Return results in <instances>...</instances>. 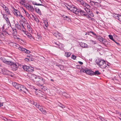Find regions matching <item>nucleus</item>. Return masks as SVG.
<instances>
[{"label":"nucleus","mask_w":121,"mask_h":121,"mask_svg":"<svg viewBox=\"0 0 121 121\" xmlns=\"http://www.w3.org/2000/svg\"><path fill=\"white\" fill-rule=\"evenodd\" d=\"M13 86L16 89H18L20 91H23L26 93V91H27V90L24 86L18 84L17 83L13 82L12 83Z\"/></svg>","instance_id":"f257e3e1"},{"label":"nucleus","mask_w":121,"mask_h":121,"mask_svg":"<svg viewBox=\"0 0 121 121\" xmlns=\"http://www.w3.org/2000/svg\"><path fill=\"white\" fill-rule=\"evenodd\" d=\"M35 83L39 86H42L45 83V80L41 77L38 76L35 80Z\"/></svg>","instance_id":"f03ea898"},{"label":"nucleus","mask_w":121,"mask_h":121,"mask_svg":"<svg viewBox=\"0 0 121 121\" xmlns=\"http://www.w3.org/2000/svg\"><path fill=\"white\" fill-rule=\"evenodd\" d=\"M96 62L97 65H98L100 67L103 69L105 68L107 65V64H106V62L104 60L102 59L96 60Z\"/></svg>","instance_id":"7ed1b4c3"},{"label":"nucleus","mask_w":121,"mask_h":121,"mask_svg":"<svg viewBox=\"0 0 121 121\" xmlns=\"http://www.w3.org/2000/svg\"><path fill=\"white\" fill-rule=\"evenodd\" d=\"M8 65H10L11 66L12 69L13 71H16L17 70L18 67V64L17 63H13L11 61H10Z\"/></svg>","instance_id":"20e7f679"},{"label":"nucleus","mask_w":121,"mask_h":121,"mask_svg":"<svg viewBox=\"0 0 121 121\" xmlns=\"http://www.w3.org/2000/svg\"><path fill=\"white\" fill-rule=\"evenodd\" d=\"M22 68L25 71L27 72H32L34 71V68L30 66L24 65L23 66Z\"/></svg>","instance_id":"39448f33"},{"label":"nucleus","mask_w":121,"mask_h":121,"mask_svg":"<svg viewBox=\"0 0 121 121\" xmlns=\"http://www.w3.org/2000/svg\"><path fill=\"white\" fill-rule=\"evenodd\" d=\"M24 5L25 6L29 11L31 12H33L34 11V9L32 6L27 4Z\"/></svg>","instance_id":"423d86ee"},{"label":"nucleus","mask_w":121,"mask_h":121,"mask_svg":"<svg viewBox=\"0 0 121 121\" xmlns=\"http://www.w3.org/2000/svg\"><path fill=\"white\" fill-rule=\"evenodd\" d=\"M28 75L30 79L35 82V80L36 79L37 76L34 74H33L31 73H29Z\"/></svg>","instance_id":"0eeeda50"},{"label":"nucleus","mask_w":121,"mask_h":121,"mask_svg":"<svg viewBox=\"0 0 121 121\" xmlns=\"http://www.w3.org/2000/svg\"><path fill=\"white\" fill-rule=\"evenodd\" d=\"M67 7L69 10H70L71 12L74 13L77 9V8L74 6H70L69 5H68V6Z\"/></svg>","instance_id":"6e6552de"},{"label":"nucleus","mask_w":121,"mask_h":121,"mask_svg":"<svg viewBox=\"0 0 121 121\" xmlns=\"http://www.w3.org/2000/svg\"><path fill=\"white\" fill-rule=\"evenodd\" d=\"M6 25L5 24L2 27L3 29L2 30V32L1 34L3 36H5V35L7 36L8 35H9V34L8 33L7 30H5V28Z\"/></svg>","instance_id":"1a4fd4ad"},{"label":"nucleus","mask_w":121,"mask_h":121,"mask_svg":"<svg viewBox=\"0 0 121 121\" xmlns=\"http://www.w3.org/2000/svg\"><path fill=\"white\" fill-rule=\"evenodd\" d=\"M80 1L79 3H80L81 5L83 6L84 9V8H88L89 7H90V6L89 5L85 3L82 0H80Z\"/></svg>","instance_id":"9d476101"},{"label":"nucleus","mask_w":121,"mask_h":121,"mask_svg":"<svg viewBox=\"0 0 121 121\" xmlns=\"http://www.w3.org/2000/svg\"><path fill=\"white\" fill-rule=\"evenodd\" d=\"M1 6L4 9L5 11V12L7 14H10V11L8 9L7 7L3 4L1 5Z\"/></svg>","instance_id":"9b49d317"},{"label":"nucleus","mask_w":121,"mask_h":121,"mask_svg":"<svg viewBox=\"0 0 121 121\" xmlns=\"http://www.w3.org/2000/svg\"><path fill=\"white\" fill-rule=\"evenodd\" d=\"M23 33L25 34L26 35L27 37L30 39L32 40L33 39L32 35L28 33V32H26V31H25L24 30H23Z\"/></svg>","instance_id":"f8f14e48"},{"label":"nucleus","mask_w":121,"mask_h":121,"mask_svg":"<svg viewBox=\"0 0 121 121\" xmlns=\"http://www.w3.org/2000/svg\"><path fill=\"white\" fill-rule=\"evenodd\" d=\"M90 7H89L88 8H84V9L92 17H93L94 15L92 12L91 11L90 9Z\"/></svg>","instance_id":"ddd939ff"},{"label":"nucleus","mask_w":121,"mask_h":121,"mask_svg":"<svg viewBox=\"0 0 121 121\" xmlns=\"http://www.w3.org/2000/svg\"><path fill=\"white\" fill-rule=\"evenodd\" d=\"M38 108L41 112L43 113L46 115L47 114V112L45 110L43 109L42 107L40 105H38L37 106Z\"/></svg>","instance_id":"4468645a"},{"label":"nucleus","mask_w":121,"mask_h":121,"mask_svg":"<svg viewBox=\"0 0 121 121\" xmlns=\"http://www.w3.org/2000/svg\"><path fill=\"white\" fill-rule=\"evenodd\" d=\"M53 35L57 38H59L61 36V34L58 31H56L53 34Z\"/></svg>","instance_id":"2eb2a0df"},{"label":"nucleus","mask_w":121,"mask_h":121,"mask_svg":"<svg viewBox=\"0 0 121 121\" xmlns=\"http://www.w3.org/2000/svg\"><path fill=\"white\" fill-rule=\"evenodd\" d=\"M36 1L38 2L37 3V2H36L33 1L32 2V4L34 5H43L41 4L40 3H41V0H38V1L37 0Z\"/></svg>","instance_id":"dca6fc26"},{"label":"nucleus","mask_w":121,"mask_h":121,"mask_svg":"<svg viewBox=\"0 0 121 121\" xmlns=\"http://www.w3.org/2000/svg\"><path fill=\"white\" fill-rule=\"evenodd\" d=\"M26 26L27 29L29 31L30 33H32V29L31 26H30L29 24L28 23H26Z\"/></svg>","instance_id":"f3484780"},{"label":"nucleus","mask_w":121,"mask_h":121,"mask_svg":"<svg viewBox=\"0 0 121 121\" xmlns=\"http://www.w3.org/2000/svg\"><path fill=\"white\" fill-rule=\"evenodd\" d=\"M85 73L90 75H93V74H94L93 71L88 70L87 69H86Z\"/></svg>","instance_id":"a211bd4d"},{"label":"nucleus","mask_w":121,"mask_h":121,"mask_svg":"<svg viewBox=\"0 0 121 121\" xmlns=\"http://www.w3.org/2000/svg\"><path fill=\"white\" fill-rule=\"evenodd\" d=\"M13 12L14 15L17 17H18V15L20 13L18 10L16 9H14Z\"/></svg>","instance_id":"6ab92c4d"},{"label":"nucleus","mask_w":121,"mask_h":121,"mask_svg":"<svg viewBox=\"0 0 121 121\" xmlns=\"http://www.w3.org/2000/svg\"><path fill=\"white\" fill-rule=\"evenodd\" d=\"M11 46L17 49H18L20 46L18 44L15 43H12Z\"/></svg>","instance_id":"aec40b11"},{"label":"nucleus","mask_w":121,"mask_h":121,"mask_svg":"<svg viewBox=\"0 0 121 121\" xmlns=\"http://www.w3.org/2000/svg\"><path fill=\"white\" fill-rule=\"evenodd\" d=\"M96 36L98 39L101 42H102L105 40L103 37L100 35H97Z\"/></svg>","instance_id":"412c9836"},{"label":"nucleus","mask_w":121,"mask_h":121,"mask_svg":"<svg viewBox=\"0 0 121 121\" xmlns=\"http://www.w3.org/2000/svg\"><path fill=\"white\" fill-rule=\"evenodd\" d=\"M1 59L2 61L4 63L6 64L9 65V62H10V61H8V60H7L4 58L1 57Z\"/></svg>","instance_id":"4be33fe9"},{"label":"nucleus","mask_w":121,"mask_h":121,"mask_svg":"<svg viewBox=\"0 0 121 121\" xmlns=\"http://www.w3.org/2000/svg\"><path fill=\"white\" fill-rule=\"evenodd\" d=\"M35 39L36 40L39 41L41 40V38L40 35L37 34L35 36Z\"/></svg>","instance_id":"5701e85b"},{"label":"nucleus","mask_w":121,"mask_h":121,"mask_svg":"<svg viewBox=\"0 0 121 121\" xmlns=\"http://www.w3.org/2000/svg\"><path fill=\"white\" fill-rule=\"evenodd\" d=\"M5 20H6V22L8 25V27L11 26V24L8 17L6 18Z\"/></svg>","instance_id":"b1692460"},{"label":"nucleus","mask_w":121,"mask_h":121,"mask_svg":"<svg viewBox=\"0 0 121 121\" xmlns=\"http://www.w3.org/2000/svg\"><path fill=\"white\" fill-rule=\"evenodd\" d=\"M81 9H77L75 13V14L76 15H79L80 14Z\"/></svg>","instance_id":"393cba45"},{"label":"nucleus","mask_w":121,"mask_h":121,"mask_svg":"<svg viewBox=\"0 0 121 121\" xmlns=\"http://www.w3.org/2000/svg\"><path fill=\"white\" fill-rule=\"evenodd\" d=\"M80 45L81 47L83 48H86L87 47V44L84 43H81L80 44Z\"/></svg>","instance_id":"a878e982"},{"label":"nucleus","mask_w":121,"mask_h":121,"mask_svg":"<svg viewBox=\"0 0 121 121\" xmlns=\"http://www.w3.org/2000/svg\"><path fill=\"white\" fill-rule=\"evenodd\" d=\"M87 13H86L84 11L82 10H81L80 14L82 16H86V15Z\"/></svg>","instance_id":"bb28decb"},{"label":"nucleus","mask_w":121,"mask_h":121,"mask_svg":"<svg viewBox=\"0 0 121 121\" xmlns=\"http://www.w3.org/2000/svg\"><path fill=\"white\" fill-rule=\"evenodd\" d=\"M22 9L23 10V11H24L26 16L28 17H29L30 16V15L23 8H22Z\"/></svg>","instance_id":"cd10ccee"},{"label":"nucleus","mask_w":121,"mask_h":121,"mask_svg":"<svg viewBox=\"0 0 121 121\" xmlns=\"http://www.w3.org/2000/svg\"><path fill=\"white\" fill-rule=\"evenodd\" d=\"M93 0L94 3H100L101 2V0Z\"/></svg>","instance_id":"c85d7f7f"},{"label":"nucleus","mask_w":121,"mask_h":121,"mask_svg":"<svg viewBox=\"0 0 121 121\" xmlns=\"http://www.w3.org/2000/svg\"><path fill=\"white\" fill-rule=\"evenodd\" d=\"M32 16L33 17L35 21L37 22H39V20L37 17H34V16L32 15Z\"/></svg>","instance_id":"c756f323"},{"label":"nucleus","mask_w":121,"mask_h":121,"mask_svg":"<svg viewBox=\"0 0 121 121\" xmlns=\"http://www.w3.org/2000/svg\"><path fill=\"white\" fill-rule=\"evenodd\" d=\"M15 26L18 29H20V26L18 22L15 24Z\"/></svg>","instance_id":"7c9ffc66"},{"label":"nucleus","mask_w":121,"mask_h":121,"mask_svg":"<svg viewBox=\"0 0 121 121\" xmlns=\"http://www.w3.org/2000/svg\"><path fill=\"white\" fill-rule=\"evenodd\" d=\"M71 54V53L70 52H65V56L67 57H69L70 56Z\"/></svg>","instance_id":"2f4dec72"},{"label":"nucleus","mask_w":121,"mask_h":121,"mask_svg":"<svg viewBox=\"0 0 121 121\" xmlns=\"http://www.w3.org/2000/svg\"><path fill=\"white\" fill-rule=\"evenodd\" d=\"M35 11L37 13L39 14H41V12L39 9L37 8H35Z\"/></svg>","instance_id":"473e14b6"},{"label":"nucleus","mask_w":121,"mask_h":121,"mask_svg":"<svg viewBox=\"0 0 121 121\" xmlns=\"http://www.w3.org/2000/svg\"><path fill=\"white\" fill-rule=\"evenodd\" d=\"M20 51L23 52L25 50V48H23L22 47H21L20 46L18 49Z\"/></svg>","instance_id":"72a5a7b5"},{"label":"nucleus","mask_w":121,"mask_h":121,"mask_svg":"<svg viewBox=\"0 0 121 121\" xmlns=\"http://www.w3.org/2000/svg\"><path fill=\"white\" fill-rule=\"evenodd\" d=\"M20 51L23 52L25 50V48H23L22 47H21L20 46L18 49Z\"/></svg>","instance_id":"f704fd0d"},{"label":"nucleus","mask_w":121,"mask_h":121,"mask_svg":"<svg viewBox=\"0 0 121 121\" xmlns=\"http://www.w3.org/2000/svg\"><path fill=\"white\" fill-rule=\"evenodd\" d=\"M41 86V88L43 91H46L47 90V88L46 86H42H42Z\"/></svg>","instance_id":"c9c22d12"},{"label":"nucleus","mask_w":121,"mask_h":121,"mask_svg":"<svg viewBox=\"0 0 121 121\" xmlns=\"http://www.w3.org/2000/svg\"><path fill=\"white\" fill-rule=\"evenodd\" d=\"M23 22L24 23V26H26V23H26L27 21L25 19H23L22 21L20 20L19 21V22L20 23H21V22Z\"/></svg>","instance_id":"e433bc0d"},{"label":"nucleus","mask_w":121,"mask_h":121,"mask_svg":"<svg viewBox=\"0 0 121 121\" xmlns=\"http://www.w3.org/2000/svg\"><path fill=\"white\" fill-rule=\"evenodd\" d=\"M23 52L26 54H29L30 53V51L25 48Z\"/></svg>","instance_id":"4c0bfd02"},{"label":"nucleus","mask_w":121,"mask_h":121,"mask_svg":"<svg viewBox=\"0 0 121 121\" xmlns=\"http://www.w3.org/2000/svg\"><path fill=\"white\" fill-rule=\"evenodd\" d=\"M94 74L93 75H99L100 74V73L98 71H95V72H94Z\"/></svg>","instance_id":"58836bf2"},{"label":"nucleus","mask_w":121,"mask_h":121,"mask_svg":"<svg viewBox=\"0 0 121 121\" xmlns=\"http://www.w3.org/2000/svg\"><path fill=\"white\" fill-rule=\"evenodd\" d=\"M86 71V69L85 70L83 69H81L80 71V73H85Z\"/></svg>","instance_id":"ea45409f"},{"label":"nucleus","mask_w":121,"mask_h":121,"mask_svg":"<svg viewBox=\"0 0 121 121\" xmlns=\"http://www.w3.org/2000/svg\"><path fill=\"white\" fill-rule=\"evenodd\" d=\"M21 25H22V30H21V31L23 33V30H24L25 31H26L25 27H24V25L23 24H21Z\"/></svg>","instance_id":"a19ab883"},{"label":"nucleus","mask_w":121,"mask_h":121,"mask_svg":"<svg viewBox=\"0 0 121 121\" xmlns=\"http://www.w3.org/2000/svg\"><path fill=\"white\" fill-rule=\"evenodd\" d=\"M44 23L45 26L46 27H48V22L46 21H44Z\"/></svg>","instance_id":"79ce46f5"},{"label":"nucleus","mask_w":121,"mask_h":121,"mask_svg":"<svg viewBox=\"0 0 121 121\" xmlns=\"http://www.w3.org/2000/svg\"><path fill=\"white\" fill-rule=\"evenodd\" d=\"M108 36L110 39L113 41H115V40H114L113 37L112 35H108Z\"/></svg>","instance_id":"37998d69"},{"label":"nucleus","mask_w":121,"mask_h":121,"mask_svg":"<svg viewBox=\"0 0 121 121\" xmlns=\"http://www.w3.org/2000/svg\"><path fill=\"white\" fill-rule=\"evenodd\" d=\"M89 3L90 5L92 6H94V2L93 0L91 1L90 2H89Z\"/></svg>","instance_id":"c03bdc74"},{"label":"nucleus","mask_w":121,"mask_h":121,"mask_svg":"<svg viewBox=\"0 0 121 121\" xmlns=\"http://www.w3.org/2000/svg\"><path fill=\"white\" fill-rule=\"evenodd\" d=\"M2 15L3 18L5 19L8 17L7 15L6 14H3Z\"/></svg>","instance_id":"a18cd8bd"},{"label":"nucleus","mask_w":121,"mask_h":121,"mask_svg":"<svg viewBox=\"0 0 121 121\" xmlns=\"http://www.w3.org/2000/svg\"><path fill=\"white\" fill-rule=\"evenodd\" d=\"M100 3H94V6L95 7H98Z\"/></svg>","instance_id":"49530a36"},{"label":"nucleus","mask_w":121,"mask_h":121,"mask_svg":"<svg viewBox=\"0 0 121 121\" xmlns=\"http://www.w3.org/2000/svg\"><path fill=\"white\" fill-rule=\"evenodd\" d=\"M120 16V15H118L117 14H115L114 16L116 18L119 20V16Z\"/></svg>","instance_id":"de8ad7c7"},{"label":"nucleus","mask_w":121,"mask_h":121,"mask_svg":"<svg viewBox=\"0 0 121 121\" xmlns=\"http://www.w3.org/2000/svg\"><path fill=\"white\" fill-rule=\"evenodd\" d=\"M71 58L73 60H75L76 58V56L74 55H72L71 56Z\"/></svg>","instance_id":"09e8293b"},{"label":"nucleus","mask_w":121,"mask_h":121,"mask_svg":"<svg viewBox=\"0 0 121 121\" xmlns=\"http://www.w3.org/2000/svg\"><path fill=\"white\" fill-rule=\"evenodd\" d=\"M85 17H86L87 18H88L89 19H91V17L90 16L88 15L87 14H86V16H85Z\"/></svg>","instance_id":"8fccbe9b"},{"label":"nucleus","mask_w":121,"mask_h":121,"mask_svg":"<svg viewBox=\"0 0 121 121\" xmlns=\"http://www.w3.org/2000/svg\"><path fill=\"white\" fill-rule=\"evenodd\" d=\"M33 104L36 107L38 108L37 107V106H38V105H37V103L36 102H33Z\"/></svg>","instance_id":"3c124183"},{"label":"nucleus","mask_w":121,"mask_h":121,"mask_svg":"<svg viewBox=\"0 0 121 121\" xmlns=\"http://www.w3.org/2000/svg\"><path fill=\"white\" fill-rule=\"evenodd\" d=\"M63 17H64V18H65V19H66V20L68 21L69 19V17L67 16H65V17H64L63 16Z\"/></svg>","instance_id":"603ef678"},{"label":"nucleus","mask_w":121,"mask_h":121,"mask_svg":"<svg viewBox=\"0 0 121 121\" xmlns=\"http://www.w3.org/2000/svg\"><path fill=\"white\" fill-rule=\"evenodd\" d=\"M56 44L58 46V47L60 48L61 49V47H60V46L61 45V44H60V43L57 44V43L56 42Z\"/></svg>","instance_id":"864d4df0"},{"label":"nucleus","mask_w":121,"mask_h":121,"mask_svg":"<svg viewBox=\"0 0 121 121\" xmlns=\"http://www.w3.org/2000/svg\"><path fill=\"white\" fill-rule=\"evenodd\" d=\"M18 17H20V18L21 19L24 16H23V15H22L21 14V13H20L18 16Z\"/></svg>","instance_id":"5fc2aeb1"},{"label":"nucleus","mask_w":121,"mask_h":121,"mask_svg":"<svg viewBox=\"0 0 121 121\" xmlns=\"http://www.w3.org/2000/svg\"><path fill=\"white\" fill-rule=\"evenodd\" d=\"M59 106L62 108H64L65 107L63 105L60 104V105H59Z\"/></svg>","instance_id":"6e6d98bb"},{"label":"nucleus","mask_w":121,"mask_h":121,"mask_svg":"<svg viewBox=\"0 0 121 121\" xmlns=\"http://www.w3.org/2000/svg\"><path fill=\"white\" fill-rule=\"evenodd\" d=\"M76 67L78 69H81V66L79 65H77L76 66Z\"/></svg>","instance_id":"4d7b16f0"},{"label":"nucleus","mask_w":121,"mask_h":121,"mask_svg":"<svg viewBox=\"0 0 121 121\" xmlns=\"http://www.w3.org/2000/svg\"><path fill=\"white\" fill-rule=\"evenodd\" d=\"M2 120H4L5 121H8L7 119V118H5V117L4 118H3L2 119Z\"/></svg>","instance_id":"13d9d810"},{"label":"nucleus","mask_w":121,"mask_h":121,"mask_svg":"<svg viewBox=\"0 0 121 121\" xmlns=\"http://www.w3.org/2000/svg\"><path fill=\"white\" fill-rule=\"evenodd\" d=\"M91 33L93 35H94V36H96L97 35L95 34V33L94 32H93L92 31V32H91Z\"/></svg>","instance_id":"bf43d9fd"},{"label":"nucleus","mask_w":121,"mask_h":121,"mask_svg":"<svg viewBox=\"0 0 121 121\" xmlns=\"http://www.w3.org/2000/svg\"><path fill=\"white\" fill-rule=\"evenodd\" d=\"M119 20L121 22V15H120V16H119Z\"/></svg>","instance_id":"052dcab7"},{"label":"nucleus","mask_w":121,"mask_h":121,"mask_svg":"<svg viewBox=\"0 0 121 121\" xmlns=\"http://www.w3.org/2000/svg\"><path fill=\"white\" fill-rule=\"evenodd\" d=\"M78 62L81 65H82L83 64V63L82 62H81V61H78Z\"/></svg>","instance_id":"680f3d73"},{"label":"nucleus","mask_w":121,"mask_h":121,"mask_svg":"<svg viewBox=\"0 0 121 121\" xmlns=\"http://www.w3.org/2000/svg\"><path fill=\"white\" fill-rule=\"evenodd\" d=\"M13 31L14 32V33L15 34L16 33H17V32H16V30H13Z\"/></svg>","instance_id":"e2e57ef3"},{"label":"nucleus","mask_w":121,"mask_h":121,"mask_svg":"<svg viewBox=\"0 0 121 121\" xmlns=\"http://www.w3.org/2000/svg\"><path fill=\"white\" fill-rule=\"evenodd\" d=\"M91 41L93 43H94L95 44L96 43V42L95 41L91 40Z\"/></svg>","instance_id":"0e129e2a"},{"label":"nucleus","mask_w":121,"mask_h":121,"mask_svg":"<svg viewBox=\"0 0 121 121\" xmlns=\"http://www.w3.org/2000/svg\"><path fill=\"white\" fill-rule=\"evenodd\" d=\"M115 113H116V114H119V112H118V111H117V110H116L115 111Z\"/></svg>","instance_id":"69168bd1"},{"label":"nucleus","mask_w":121,"mask_h":121,"mask_svg":"<svg viewBox=\"0 0 121 121\" xmlns=\"http://www.w3.org/2000/svg\"><path fill=\"white\" fill-rule=\"evenodd\" d=\"M92 31H91L87 32H88V35H89V34L91 33V32H92Z\"/></svg>","instance_id":"338daca9"},{"label":"nucleus","mask_w":121,"mask_h":121,"mask_svg":"<svg viewBox=\"0 0 121 121\" xmlns=\"http://www.w3.org/2000/svg\"><path fill=\"white\" fill-rule=\"evenodd\" d=\"M119 77L121 78V74H119Z\"/></svg>","instance_id":"774afa93"}]
</instances>
